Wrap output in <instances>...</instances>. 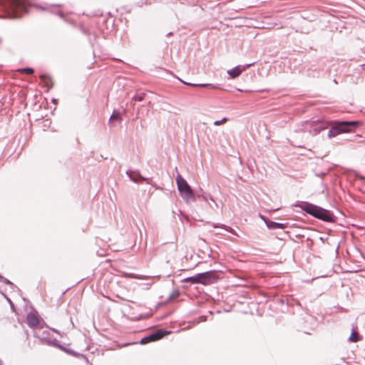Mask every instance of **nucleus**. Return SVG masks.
<instances>
[{"instance_id": "nucleus-1", "label": "nucleus", "mask_w": 365, "mask_h": 365, "mask_svg": "<svg viewBox=\"0 0 365 365\" xmlns=\"http://www.w3.org/2000/svg\"><path fill=\"white\" fill-rule=\"evenodd\" d=\"M359 124L358 121H322L315 120L307 123L304 130L312 135H317L321 131L330 128L327 136L329 138L335 137L343 133L352 130V127Z\"/></svg>"}, {"instance_id": "nucleus-2", "label": "nucleus", "mask_w": 365, "mask_h": 365, "mask_svg": "<svg viewBox=\"0 0 365 365\" xmlns=\"http://www.w3.org/2000/svg\"><path fill=\"white\" fill-rule=\"evenodd\" d=\"M29 0H0V6L7 12L9 18H19L18 12H26Z\"/></svg>"}, {"instance_id": "nucleus-3", "label": "nucleus", "mask_w": 365, "mask_h": 365, "mask_svg": "<svg viewBox=\"0 0 365 365\" xmlns=\"http://www.w3.org/2000/svg\"><path fill=\"white\" fill-rule=\"evenodd\" d=\"M301 208L302 210L316 218L326 222L333 221L334 216L331 212L319 206L309 202H305L303 206H301Z\"/></svg>"}, {"instance_id": "nucleus-4", "label": "nucleus", "mask_w": 365, "mask_h": 365, "mask_svg": "<svg viewBox=\"0 0 365 365\" xmlns=\"http://www.w3.org/2000/svg\"><path fill=\"white\" fill-rule=\"evenodd\" d=\"M178 189L181 197L186 202H195V196L187 182L178 174L176 177Z\"/></svg>"}, {"instance_id": "nucleus-5", "label": "nucleus", "mask_w": 365, "mask_h": 365, "mask_svg": "<svg viewBox=\"0 0 365 365\" xmlns=\"http://www.w3.org/2000/svg\"><path fill=\"white\" fill-rule=\"evenodd\" d=\"M169 334H170V331H163L162 329H158V331L150 334L149 336L143 338L140 340V344H145L150 341H155L159 340Z\"/></svg>"}, {"instance_id": "nucleus-6", "label": "nucleus", "mask_w": 365, "mask_h": 365, "mask_svg": "<svg viewBox=\"0 0 365 365\" xmlns=\"http://www.w3.org/2000/svg\"><path fill=\"white\" fill-rule=\"evenodd\" d=\"M126 174L134 182H138L139 181L142 180L149 183L148 179L143 177L138 171L129 170L126 172Z\"/></svg>"}, {"instance_id": "nucleus-7", "label": "nucleus", "mask_w": 365, "mask_h": 365, "mask_svg": "<svg viewBox=\"0 0 365 365\" xmlns=\"http://www.w3.org/2000/svg\"><path fill=\"white\" fill-rule=\"evenodd\" d=\"M34 6L40 10L49 11L53 14H56L55 9L56 8H58L61 6V4H45L44 6H41L40 4H35Z\"/></svg>"}, {"instance_id": "nucleus-8", "label": "nucleus", "mask_w": 365, "mask_h": 365, "mask_svg": "<svg viewBox=\"0 0 365 365\" xmlns=\"http://www.w3.org/2000/svg\"><path fill=\"white\" fill-rule=\"evenodd\" d=\"M261 218L264 221L266 225L269 229H284L285 227L284 224L279 223L270 220H266V218L263 216H261Z\"/></svg>"}, {"instance_id": "nucleus-9", "label": "nucleus", "mask_w": 365, "mask_h": 365, "mask_svg": "<svg viewBox=\"0 0 365 365\" xmlns=\"http://www.w3.org/2000/svg\"><path fill=\"white\" fill-rule=\"evenodd\" d=\"M199 274H202L201 278H199V284H207L210 283L212 280L213 274L212 272H206L203 273H200Z\"/></svg>"}, {"instance_id": "nucleus-10", "label": "nucleus", "mask_w": 365, "mask_h": 365, "mask_svg": "<svg viewBox=\"0 0 365 365\" xmlns=\"http://www.w3.org/2000/svg\"><path fill=\"white\" fill-rule=\"evenodd\" d=\"M26 320L28 325L31 327L37 326L39 322L38 317L32 313L28 314Z\"/></svg>"}, {"instance_id": "nucleus-11", "label": "nucleus", "mask_w": 365, "mask_h": 365, "mask_svg": "<svg viewBox=\"0 0 365 365\" xmlns=\"http://www.w3.org/2000/svg\"><path fill=\"white\" fill-rule=\"evenodd\" d=\"M202 274H196L195 276H192V277H187V278H185L182 280V282H189L192 284H199V278H201L202 277Z\"/></svg>"}, {"instance_id": "nucleus-12", "label": "nucleus", "mask_w": 365, "mask_h": 365, "mask_svg": "<svg viewBox=\"0 0 365 365\" xmlns=\"http://www.w3.org/2000/svg\"><path fill=\"white\" fill-rule=\"evenodd\" d=\"M242 72V70H241L239 66H236L234 68L227 71L228 75L232 78H237V76H239L241 74Z\"/></svg>"}, {"instance_id": "nucleus-13", "label": "nucleus", "mask_w": 365, "mask_h": 365, "mask_svg": "<svg viewBox=\"0 0 365 365\" xmlns=\"http://www.w3.org/2000/svg\"><path fill=\"white\" fill-rule=\"evenodd\" d=\"M41 79L48 88H50L53 86L51 79L48 76L43 74L41 76Z\"/></svg>"}, {"instance_id": "nucleus-14", "label": "nucleus", "mask_w": 365, "mask_h": 365, "mask_svg": "<svg viewBox=\"0 0 365 365\" xmlns=\"http://www.w3.org/2000/svg\"><path fill=\"white\" fill-rule=\"evenodd\" d=\"M184 84L188 85V86H198V87H206L210 88H215L216 86L211 83H199V84H194V83H190L185 82L182 80H180Z\"/></svg>"}, {"instance_id": "nucleus-15", "label": "nucleus", "mask_w": 365, "mask_h": 365, "mask_svg": "<svg viewBox=\"0 0 365 365\" xmlns=\"http://www.w3.org/2000/svg\"><path fill=\"white\" fill-rule=\"evenodd\" d=\"M145 94L144 93H137L135 96H133V101H143L145 98Z\"/></svg>"}, {"instance_id": "nucleus-16", "label": "nucleus", "mask_w": 365, "mask_h": 365, "mask_svg": "<svg viewBox=\"0 0 365 365\" xmlns=\"http://www.w3.org/2000/svg\"><path fill=\"white\" fill-rule=\"evenodd\" d=\"M20 73H25L26 74L31 75L34 73V69L31 68H23L18 70Z\"/></svg>"}, {"instance_id": "nucleus-17", "label": "nucleus", "mask_w": 365, "mask_h": 365, "mask_svg": "<svg viewBox=\"0 0 365 365\" xmlns=\"http://www.w3.org/2000/svg\"><path fill=\"white\" fill-rule=\"evenodd\" d=\"M121 120L120 114L119 113L113 111V113H112V115L110 118V120Z\"/></svg>"}, {"instance_id": "nucleus-18", "label": "nucleus", "mask_w": 365, "mask_h": 365, "mask_svg": "<svg viewBox=\"0 0 365 365\" xmlns=\"http://www.w3.org/2000/svg\"><path fill=\"white\" fill-rule=\"evenodd\" d=\"M349 341H353V342L358 341H359L358 335L356 333L353 332L349 337Z\"/></svg>"}, {"instance_id": "nucleus-19", "label": "nucleus", "mask_w": 365, "mask_h": 365, "mask_svg": "<svg viewBox=\"0 0 365 365\" xmlns=\"http://www.w3.org/2000/svg\"><path fill=\"white\" fill-rule=\"evenodd\" d=\"M228 120V119L227 118H223L222 120H216L214 122V125H220L222 123H226L227 121Z\"/></svg>"}, {"instance_id": "nucleus-20", "label": "nucleus", "mask_w": 365, "mask_h": 365, "mask_svg": "<svg viewBox=\"0 0 365 365\" xmlns=\"http://www.w3.org/2000/svg\"><path fill=\"white\" fill-rule=\"evenodd\" d=\"M0 278L2 279L3 282L7 284H10L11 286H14V284L7 279L3 278L1 276H0Z\"/></svg>"}, {"instance_id": "nucleus-21", "label": "nucleus", "mask_w": 365, "mask_h": 365, "mask_svg": "<svg viewBox=\"0 0 365 365\" xmlns=\"http://www.w3.org/2000/svg\"><path fill=\"white\" fill-rule=\"evenodd\" d=\"M57 15H58L61 19H63L64 18V14L62 11H58L57 13H56Z\"/></svg>"}, {"instance_id": "nucleus-22", "label": "nucleus", "mask_w": 365, "mask_h": 365, "mask_svg": "<svg viewBox=\"0 0 365 365\" xmlns=\"http://www.w3.org/2000/svg\"><path fill=\"white\" fill-rule=\"evenodd\" d=\"M210 200H212V202L215 204V205L216 207H217V203L214 201V200L212 198V197H210Z\"/></svg>"}, {"instance_id": "nucleus-23", "label": "nucleus", "mask_w": 365, "mask_h": 365, "mask_svg": "<svg viewBox=\"0 0 365 365\" xmlns=\"http://www.w3.org/2000/svg\"><path fill=\"white\" fill-rule=\"evenodd\" d=\"M209 205H210V207H211L212 208H213L212 205H214V203H212V204L209 203Z\"/></svg>"}, {"instance_id": "nucleus-24", "label": "nucleus", "mask_w": 365, "mask_h": 365, "mask_svg": "<svg viewBox=\"0 0 365 365\" xmlns=\"http://www.w3.org/2000/svg\"><path fill=\"white\" fill-rule=\"evenodd\" d=\"M209 205H210V207H211L212 208H213L212 205H214V203H212V204L209 203Z\"/></svg>"}, {"instance_id": "nucleus-25", "label": "nucleus", "mask_w": 365, "mask_h": 365, "mask_svg": "<svg viewBox=\"0 0 365 365\" xmlns=\"http://www.w3.org/2000/svg\"><path fill=\"white\" fill-rule=\"evenodd\" d=\"M252 63L247 64V65L246 66V68H247V67H249V66H252Z\"/></svg>"}, {"instance_id": "nucleus-26", "label": "nucleus", "mask_w": 365, "mask_h": 365, "mask_svg": "<svg viewBox=\"0 0 365 365\" xmlns=\"http://www.w3.org/2000/svg\"><path fill=\"white\" fill-rule=\"evenodd\" d=\"M203 198L205 200H207V197L205 196H203Z\"/></svg>"}, {"instance_id": "nucleus-27", "label": "nucleus", "mask_w": 365, "mask_h": 365, "mask_svg": "<svg viewBox=\"0 0 365 365\" xmlns=\"http://www.w3.org/2000/svg\"><path fill=\"white\" fill-rule=\"evenodd\" d=\"M361 178H362V179H364V180H365V177H361Z\"/></svg>"}, {"instance_id": "nucleus-28", "label": "nucleus", "mask_w": 365, "mask_h": 365, "mask_svg": "<svg viewBox=\"0 0 365 365\" xmlns=\"http://www.w3.org/2000/svg\"><path fill=\"white\" fill-rule=\"evenodd\" d=\"M0 365H3V364H2V363H1V361H0Z\"/></svg>"}]
</instances>
